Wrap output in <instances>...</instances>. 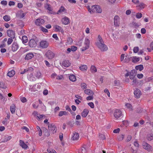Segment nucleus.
<instances>
[{"label":"nucleus","mask_w":153,"mask_h":153,"mask_svg":"<svg viewBox=\"0 0 153 153\" xmlns=\"http://www.w3.org/2000/svg\"><path fill=\"white\" fill-rule=\"evenodd\" d=\"M95 45L102 51H106L108 49L107 46L104 44V42H95Z\"/></svg>","instance_id":"obj_1"},{"label":"nucleus","mask_w":153,"mask_h":153,"mask_svg":"<svg viewBox=\"0 0 153 153\" xmlns=\"http://www.w3.org/2000/svg\"><path fill=\"white\" fill-rule=\"evenodd\" d=\"M91 11L92 12L96 11L98 13H101L102 12V9L98 5L92 6H91Z\"/></svg>","instance_id":"obj_2"},{"label":"nucleus","mask_w":153,"mask_h":153,"mask_svg":"<svg viewBox=\"0 0 153 153\" xmlns=\"http://www.w3.org/2000/svg\"><path fill=\"white\" fill-rule=\"evenodd\" d=\"M49 45V42L46 41H41L39 44L40 47L42 48H46Z\"/></svg>","instance_id":"obj_3"},{"label":"nucleus","mask_w":153,"mask_h":153,"mask_svg":"<svg viewBox=\"0 0 153 153\" xmlns=\"http://www.w3.org/2000/svg\"><path fill=\"white\" fill-rule=\"evenodd\" d=\"M45 56L48 59H51L54 58L55 54L51 51L49 50L46 53Z\"/></svg>","instance_id":"obj_4"},{"label":"nucleus","mask_w":153,"mask_h":153,"mask_svg":"<svg viewBox=\"0 0 153 153\" xmlns=\"http://www.w3.org/2000/svg\"><path fill=\"white\" fill-rule=\"evenodd\" d=\"M48 129L50 132L54 133L56 132V128L54 125L53 124L49 125L48 126Z\"/></svg>","instance_id":"obj_5"},{"label":"nucleus","mask_w":153,"mask_h":153,"mask_svg":"<svg viewBox=\"0 0 153 153\" xmlns=\"http://www.w3.org/2000/svg\"><path fill=\"white\" fill-rule=\"evenodd\" d=\"M122 115V112L121 111L118 109H116L114 113V117L117 119Z\"/></svg>","instance_id":"obj_6"},{"label":"nucleus","mask_w":153,"mask_h":153,"mask_svg":"<svg viewBox=\"0 0 153 153\" xmlns=\"http://www.w3.org/2000/svg\"><path fill=\"white\" fill-rule=\"evenodd\" d=\"M7 34L8 36L14 39L15 38V32L12 30H8L7 31Z\"/></svg>","instance_id":"obj_7"},{"label":"nucleus","mask_w":153,"mask_h":153,"mask_svg":"<svg viewBox=\"0 0 153 153\" xmlns=\"http://www.w3.org/2000/svg\"><path fill=\"white\" fill-rule=\"evenodd\" d=\"M120 18L117 15L115 16L114 18V25L116 27H118L120 25L119 21Z\"/></svg>","instance_id":"obj_8"},{"label":"nucleus","mask_w":153,"mask_h":153,"mask_svg":"<svg viewBox=\"0 0 153 153\" xmlns=\"http://www.w3.org/2000/svg\"><path fill=\"white\" fill-rule=\"evenodd\" d=\"M134 93L135 97L136 98H140L142 94L141 91L138 89H136L134 91Z\"/></svg>","instance_id":"obj_9"},{"label":"nucleus","mask_w":153,"mask_h":153,"mask_svg":"<svg viewBox=\"0 0 153 153\" xmlns=\"http://www.w3.org/2000/svg\"><path fill=\"white\" fill-rule=\"evenodd\" d=\"M19 46L16 42H14L12 45V50L13 52L16 51L19 48Z\"/></svg>","instance_id":"obj_10"},{"label":"nucleus","mask_w":153,"mask_h":153,"mask_svg":"<svg viewBox=\"0 0 153 153\" xmlns=\"http://www.w3.org/2000/svg\"><path fill=\"white\" fill-rule=\"evenodd\" d=\"M143 146L144 149L149 151L152 149V147L149 144L145 142L143 143Z\"/></svg>","instance_id":"obj_11"},{"label":"nucleus","mask_w":153,"mask_h":153,"mask_svg":"<svg viewBox=\"0 0 153 153\" xmlns=\"http://www.w3.org/2000/svg\"><path fill=\"white\" fill-rule=\"evenodd\" d=\"M45 22L44 20L42 19L39 18L36 20L35 24L37 25L40 26Z\"/></svg>","instance_id":"obj_12"},{"label":"nucleus","mask_w":153,"mask_h":153,"mask_svg":"<svg viewBox=\"0 0 153 153\" xmlns=\"http://www.w3.org/2000/svg\"><path fill=\"white\" fill-rule=\"evenodd\" d=\"M29 45L31 48L35 47L36 45V43L35 40L33 39H31L29 41Z\"/></svg>","instance_id":"obj_13"},{"label":"nucleus","mask_w":153,"mask_h":153,"mask_svg":"<svg viewBox=\"0 0 153 153\" xmlns=\"http://www.w3.org/2000/svg\"><path fill=\"white\" fill-rule=\"evenodd\" d=\"M87 149L86 146L84 145L82 146L81 148L78 150V152L79 153H85L86 152Z\"/></svg>","instance_id":"obj_14"},{"label":"nucleus","mask_w":153,"mask_h":153,"mask_svg":"<svg viewBox=\"0 0 153 153\" xmlns=\"http://www.w3.org/2000/svg\"><path fill=\"white\" fill-rule=\"evenodd\" d=\"M33 56L34 55L32 53H29L26 54L25 59V60H28L32 59Z\"/></svg>","instance_id":"obj_15"},{"label":"nucleus","mask_w":153,"mask_h":153,"mask_svg":"<svg viewBox=\"0 0 153 153\" xmlns=\"http://www.w3.org/2000/svg\"><path fill=\"white\" fill-rule=\"evenodd\" d=\"M62 21V23L65 25H67L70 22L69 18L66 17L63 18Z\"/></svg>","instance_id":"obj_16"},{"label":"nucleus","mask_w":153,"mask_h":153,"mask_svg":"<svg viewBox=\"0 0 153 153\" xmlns=\"http://www.w3.org/2000/svg\"><path fill=\"white\" fill-rule=\"evenodd\" d=\"M139 3L138 5H137L136 7L137 9L139 10L143 9L146 6V5L143 3L141 2Z\"/></svg>","instance_id":"obj_17"},{"label":"nucleus","mask_w":153,"mask_h":153,"mask_svg":"<svg viewBox=\"0 0 153 153\" xmlns=\"http://www.w3.org/2000/svg\"><path fill=\"white\" fill-rule=\"evenodd\" d=\"M19 145L23 148L25 149H26L28 147V146L25 143L24 141L22 140H20L19 141Z\"/></svg>","instance_id":"obj_18"},{"label":"nucleus","mask_w":153,"mask_h":153,"mask_svg":"<svg viewBox=\"0 0 153 153\" xmlns=\"http://www.w3.org/2000/svg\"><path fill=\"white\" fill-rule=\"evenodd\" d=\"M71 63L68 60H65L63 61L62 65L63 66L65 67L69 66Z\"/></svg>","instance_id":"obj_19"},{"label":"nucleus","mask_w":153,"mask_h":153,"mask_svg":"<svg viewBox=\"0 0 153 153\" xmlns=\"http://www.w3.org/2000/svg\"><path fill=\"white\" fill-rule=\"evenodd\" d=\"M85 93L88 95H93V92L89 89H86L84 90Z\"/></svg>","instance_id":"obj_20"},{"label":"nucleus","mask_w":153,"mask_h":153,"mask_svg":"<svg viewBox=\"0 0 153 153\" xmlns=\"http://www.w3.org/2000/svg\"><path fill=\"white\" fill-rule=\"evenodd\" d=\"M89 111L87 109H84L82 113V116L84 117H86L88 114Z\"/></svg>","instance_id":"obj_21"},{"label":"nucleus","mask_w":153,"mask_h":153,"mask_svg":"<svg viewBox=\"0 0 153 153\" xmlns=\"http://www.w3.org/2000/svg\"><path fill=\"white\" fill-rule=\"evenodd\" d=\"M79 134L78 133L75 132L74 134V135L73 136L72 139V140H77L79 138Z\"/></svg>","instance_id":"obj_22"},{"label":"nucleus","mask_w":153,"mask_h":153,"mask_svg":"<svg viewBox=\"0 0 153 153\" xmlns=\"http://www.w3.org/2000/svg\"><path fill=\"white\" fill-rule=\"evenodd\" d=\"M15 74V71L13 70H12L7 73V75L10 77H12Z\"/></svg>","instance_id":"obj_23"},{"label":"nucleus","mask_w":153,"mask_h":153,"mask_svg":"<svg viewBox=\"0 0 153 153\" xmlns=\"http://www.w3.org/2000/svg\"><path fill=\"white\" fill-rule=\"evenodd\" d=\"M132 59V62L133 63H136L140 60L139 58H137L136 56H133L131 57Z\"/></svg>","instance_id":"obj_24"},{"label":"nucleus","mask_w":153,"mask_h":153,"mask_svg":"<svg viewBox=\"0 0 153 153\" xmlns=\"http://www.w3.org/2000/svg\"><path fill=\"white\" fill-rule=\"evenodd\" d=\"M90 44V40L88 38H85L84 42V45L85 46L89 47Z\"/></svg>","instance_id":"obj_25"},{"label":"nucleus","mask_w":153,"mask_h":153,"mask_svg":"<svg viewBox=\"0 0 153 153\" xmlns=\"http://www.w3.org/2000/svg\"><path fill=\"white\" fill-rule=\"evenodd\" d=\"M69 79L72 82H74L76 80V77L74 75L72 74L69 76Z\"/></svg>","instance_id":"obj_26"},{"label":"nucleus","mask_w":153,"mask_h":153,"mask_svg":"<svg viewBox=\"0 0 153 153\" xmlns=\"http://www.w3.org/2000/svg\"><path fill=\"white\" fill-rule=\"evenodd\" d=\"M45 7L46 9L49 11H52V9L51 7V5L49 4H46L45 5Z\"/></svg>","instance_id":"obj_27"},{"label":"nucleus","mask_w":153,"mask_h":153,"mask_svg":"<svg viewBox=\"0 0 153 153\" xmlns=\"http://www.w3.org/2000/svg\"><path fill=\"white\" fill-rule=\"evenodd\" d=\"M135 68L136 70H139L140 71H142L144 68L143 65H142L136 66Z\"/></svg>","instance_id":"obj_28"},{"label":"nucleus","mask_w":153,"mask_h":153,"mask_svg":"<svg viewBox=\"0 0 153 153\" xmlns=\"http://www.w3.org/2000/svg\"><path fill=\"white\" fill-rule=\"evenodd\" d=\"M16 107L13 104L10 106V111L12 114H14L16 110Z\"/></svg>","instance_id":"obj_29"},{"label":"nucleus","mask_w":153,"mask_h":153,"mask_svg":"<svg viewBox=\"0 0 153 153\" xmlns=\"http://www.w3.org/2000/svg\"><path fill=\"white\" fill-rule=\"evenodd\" d=\"M80 69L82 71H84L87 69V67L86 65H83L79 67Z\"/></svg>","instance_id":"obj_30"},{"label":"nucleus","mask_w":153,"mask_h":153,"mask_svg":"<svg viewBox=\"0 0 153 153\" xmlns=\"http://www.w3.org/2000/svg\"><path fill=\"white\" fill-rule=\"evenodd\" d=\"M68 113L65 111H60L59 114V116L61 117L63 115H68Z\"/></svg>","instance_id":"obj_31"},{"label":"nucleus","mask_w":153,"mask_h":153,"mask_svg":"<svg viewBox=\"0 0 153 153\" xmlns=\"http://www.w3.org/2000/svg\"><path fill=\"white\" fill-rule=\"evenodd\" d=\"M22 42L24 44L26 43L28 41L27 37L26 36H22Z\"/></svg>","instance_id":"obj_32"},{"label":"nucleus","mask_w":153,"mask_h":153,"mask_svg":"<svg viewBox=\"0 0 153 153\" xmlns=\"http://www.w3.org/2000/svg\"><path fill=\"white\" fill-rule=\"evenodd\" d=\"M55 31L57 32H60L62 28V27L59 25H56L54 26Z\"/></svg>","instance_id":"obj_33"},{"label":"nucleus","mask_w":153,"mask_h":153,"mask_svg":"<svg viewBox=\"0 0 153 153\" xmlns=\"http://www.w3.org/2000/svg\"><path fill=\"white\" fill-rule=\"evenodd\" d=\"M4 19L6 22L10 20V17L9 16L7 15H5L3 17Z\"/></svg>","instance_id":"obj_34"},{"label":"nucleus","mask_w":153,"mask_h":153,"mask_svg":"<svg viewBox=\"0 0 153 153\" xmlns=\"http://www.w3.org/2000/svg\"><path fill=\"white\" fill-rule=\"evenodd\" d=\"M147 139L149 140H151L153 139V136L152 134H148L147 136Z\"/></svg>","instance_id":"obj_35"},{"label":"nucleus","mask_w":153,"mask_h":153,"mask_svg":"<svg viewBox=\"0 0 153 153\" xmlns=\"http://www.w3.org/2000/svg\"><path fill=\"white\" fill-rule=\"evenodd\" d=\"M91 70L92 72H96L97 71L96 68L94 66H91Z\"/></svg>","instance_id":"obj_36"},{"label":"nucleus","mask_w":153,"mask_h":153,"mask_svg":"<svg viewBox=\"0 0 153 153\" xmlns=\"http://www.w3.org/2000/svg\"><path fill=\"white\" fill-rule=\"evenodd\" d=\"M47 152L49 153H56V152L53 149L49 148L47 149Z\"/></svg>","instance_id":"obj_37"},{"label":"nucleus","mask_w":153,"mask_h":153,"mask_svg":"<svg viewBox=\"0 0 153 153\" xmlns=\"http://www.w3.org/2000/svg\"><path fill=\"white\" fill-rule=\"evenodd\" d=\"M0 88L5 89L6 88V86L5 85L4 83L1 82H0Z\"/></svg>","instance_id":"obj_38"},{"label":"nucleus","mask_w":153,"mask_h":153,"mask_svg":"<svg viewBox=\"0 0 153 153\" xmlns=\"http://www.w3.org/2000/svg\"><path fill=\"white\" fill-rule=\"evenodd\" d=\"M98 41L97 42H104L102 38H101L100 35H98Z\"/></svg>","instance_id":"obj_39"},{"label":"nucleus","mask_w":153,"mask_h":153,"mask_svg":"<svg viewBox=\"0 0 153 153\" xmlns=\"http://www.w3.org/2000/svg\"><path fill=\"white\" fill-rule=\"evenodd\" d=\"M126 106L127 107V108L129 109L132 110V106L131 105L130 103H126Z\"/></svg>","instance_id":"obj_40"},{"label":"nucleus","mask_w":153,"mask_h":153,"mask_svg":"<svg viewBox=\"0 0 153 153\" xmlns=\"http://www.w3.org/2000/svg\"><path fill=\"white\" fill-rule=\"evenodd\" d=\"M65 9L64 7L63 6H61L60 8L59 9L58 11V13H61L62 12H63L65 10Z\"/></svg>","instance_id":"obj_41"},{"label":"nucleus","mask_w":153,"mask_h":153,"mask_svg":"<svg viewBox=\"0 0 153 153\" xmlns=\"http://www.w3.org/2000/svg\"><path fill=\"white\" fill-rule=\"evenodd\" d=\"M124 138V135L122 134L119 136L118 137V139L119 141L122 140Z\"/></svg>","instance_id":"obj_42"},{"label":"nucleus","mask_w":153,"mask_h":153,"mask_svg":"<svg viewBox=\"0 0 153 153\" xmlns=\"http://www.w3.org/2000/svg\"><path fill=\"white\" fill-rule=\"evenodd\" d=\"M81 86L82 88H83V89H85L87 88V85L85 83H82L81 84Z\"/></svg>","instance_id":"obj_43"},{"label":"nucleus","mask_w":153,"mask_h":153,"mask_svg":"<svg viewBox=\"0 0 153 153\" xmlns=\"http://www.w3.org/2000/svg\"><path fill=\"white\" fill-rule=\"evenodd\" d=\"M137 71L134 69L132 70L130 72V74L133 75V76H135Z\"/></svg>","instance_id":"obj_44"},{"label":"nucleus","mask_w":153,"mask_h":153,"mask_svg":"<svg viewBox=\"0 0 153 153\" xmlns=\"http://www.w3.org/2000/svg\"><path fill=\"white\" fill-rule=\"evenodd\" d=\"M13 38H9L8 39V41H7V44L8 45H10L13 42V39H12Z\"/></svg>","instance_id":"obj_45"},{"label":"nucleus","mask_w":153,"mask_h":153,"mask_svg":"<svg viewBox=\"0 0 153 153\" xmlns=\"http://www.w3.org/2000/svg\"><path fill=\"white\" fill-rule=\"evenodd\" d=\"M40 28H41V30L44 32H45V33H47L48 32V30L47 29L44 27L42 26H41L40 27Z\"/></svg>","instance_id":"obj_46"},{"label":"nucleus","mask_w":153,"mask_h":153,"mask_svg":"<svg viewBox=\"0 0 153 153\" xmlns=\"http://www.w3.org/2000/svg\"><path fill=\"white\" fill-rule=\"evenodd\" d=\"M71 49L72 51H75L77 49V47L74 46H72L71 47Z\"/></svg>","instance_id":"obj_47"},{"label":"nucleus","mask_w":153,"mask_h":153,"mask_svg":"<svg viewBox=\"0 0 153 153\" xmlns=\"http://www.w3.org/2000/svg\"><path fill=\"white\" fill-rule=\"evenodd\" d=\"M139 51V47H136L134 48L133 49V51L134 53H137Z\"/></svg>","instance_id":"obj_48"},{"label":"nucleus","mask_w":153,"mask_h":153,"mask_svg":"<svg viewBox=\"0 0 153 153\" xmlns=\"http://www.w3.org/2000/svg\"><path fill=\"white\" fill-rule=\"evenodd\" d=\"M142 14L140 13H138L137 14L136 16L138 19H140L142 17Z\"/></svg>","instance_id":"obj_49"},{"label":"nucleus","mask_w":153,"mask_h":153,"mask_svg":"<svg viewBox=\"0 0 153 153\" xmlns=\"http://www.w3.org/2000/svg\"><path fill=\"white\" fill-rule=\"evenodd\" d=\"M21 101L23 103L27 101V100L25 97H22L21 98Z\"/></svg>","instance_id":"obj_50"},{"label":"nucleus","mask_w":153,"mask_h":153,"mask_svg":"<svg viewBox=\"0 0 153 153\" xmlns=\"http://www.w3.org/2000/svg\"><path fill=\"white\" fill-rule=\"evenodd\" d=\"M88 105H89L91 108H94V104L93 102H91L88 103Z\"/></svg>","instance_id":"obj_51"},{"label":"nucleus","mask_w":153,"mask_h":153,"mask_svg":"<svg viewBox=\"0 0 153 153\" xmlns=\"http://www.w3.org/2000/svg\"><path fill=\"white\" fill-rule=\"evenodd\" d=\"M67 41L69 44H71L73 42L72 39L71 37H68L67 39Z\"/></svg>","instance_id":"obj_52"},{"label":"nucleus","mask_w":153,"mask_h":153,"mask_svg":"<svg viewBox=\"0 0 153 153\" xmlns=\"http://www.w3.org/2000/svg\"><path fill=\"white\" fill-rule=\"evenodd\" d=\"M41 75V74L40 72L38 71L37 72L36 76L38 78H39L40 77Z\"/></svg>","instance_id":"obj_53"},{"label":"nucleus","mask_w":153,"mask_h":153,"mask_svg":"<svg viewBox=\"0 0 153 153\" xmlns=\"http://www.w3.org/2000/svg\"><path fill=\"white\" fill-rule=\"evenodd\" d=\"M142 111V109L140 107L137 108L136 110V112L138 113H141Z\"/></svg>","instance_id":"obj_54"},{"label":"nucleus","mask_w":153,"mask_h":153,"mask_svg":"<svg viewBox=\"0 0 153 153\" xmlns=\"http://www.w3.org/2000/svg\"><path fill=\"white\" fill-rule=\"evenodd\" d=\"M7 120L6 118H5L2 121V123L5 125H6L7 124Z\"/></svg>","instance_id":"obj_55"},{"label":"nucleus","mask_w":153,"mask_h":153,"mask_svg":"<svg viewBox=\"0 0 153 153\" xmlns=\"http://www.w3.org/2000/svg\"><path fill=\"white\" fill-rule=\"evenodd\" d=\"M22 129L25 130L26 131L28 132L29 131V128L26 126H23L22 127Z\"/></svg>","instance_id":"obj_56"},{"label":"nucleus","mask_w":153,"mask_h":153,"mask_svg":"<svg viewBox=\"0 0 153 153\" xmlns=\"http://www.w3.org/2000/svg\"><path fill=\"white\" fill-rule=\"evenodd\" d=\"M114 83L115 84V85L119 86L120 85V82L119 80H115L114 81Z\"/></svg>","instance_id":"obj_57"},{"label":"nucleus","mask_w":153,"mask_h":153,"mask_svg":"<svg viewBox=\"0 0 153 153\" xmlns=\"http://www.w3.org/2000/svg\"><path fill=\"white\" fill-rule=\"evenodd\" d=\"M120 130V129L119 128H117L116 129L114 130L113 132L114 133H117L119 132Z\"/></svg>","instance_id":"obj_58"},{"label":"nucleus","mask_w":153,"mask_h":153,"mask_svg":"<svg viewBox=\"0 0 153 153\" xmlns=\"http://www.w3.org/2000/svg\"><path fill=\"white\" fill-rule=\"evenodd\" d=\"M93 97L92 96H90L86 97V100H90L93 99Z\"/></svg>","instance_id":"obj_59"},{"label":"nucleus","mask_w":153,"mask_h":153,"mask_svg":"<svg viewBox=\"0 0 153 153\" xmlns=\"http://www.w3.org/2000/svg\"><path fill=\"white\" fill-rule=\"evenodd\" d=\"M134 146L137 147H138L139 146V144L137 141H135L134 142Z\"/></svg>","instance_id":"obj_60"},{"label":"nucleus","mask_w":153,"mask_h":153,"mask_svg":"<svg viewBox=\"0 0 153 153\" xmlns=\"http://www.w3.org/2000/svg\"><path fill=\"white\" fill-rule=\"evenodd\" d=\"M89 48V47H88V46H85V47H83L82 48V51H85L88 49Z\"/></svg>","instance_id":"obj_61"},{"label":"nucleus","mask_w":153,"mask_h":153,"mask_svg":"<svg viewBox=\"0 0 153 153\" xmlns=\"http://www.w3.org/2000/svg\"><path fill=\"white\" fill-rule=\"evenodd\" d=\"M66 109L70 112H72L71 110L68 105H66L65 107Z\"/></svg>","instance_id":"obj_62"},{"label":"nucleus","mask_w":153,"mask_h":153,"mask_svg":"<svg viewBox=\"0 0 153 153\" xmlns=\"http://www.w3.org/2000/svg\"><path fill=\"white\" fill-rule=\"evenodd\" d=\"M141 32L142 34H145L146 32V30L145 28H142L141 29Z\"/></svg>","instance_id":"obj_63"},{"label":"nucleus","mask_w":153,"mask_h":153,"mask_svg":"<svg viewBox=\"0 0 153 153\" xmlns=\"http://www.w3.org/2000/svg\"><path fill=\"white\" fill-rule=\"evenodd\" d=\"M1 4L3 5H6L7 4V2L6 1H2L1 2Z\"/></svg>","instance_id":"obj_64"}]
</instances>
